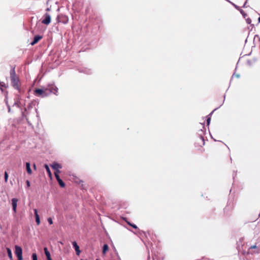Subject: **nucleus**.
Here are the masks:
<instances>
[{
	"label": "nucleus",
	"mask_w": 260,
	"mask_h": 260,
	"mask_svg": "<svg viewBox=\"0 0 260 260\" xmlns=\"http://www.w3.org/2000/svg\"><path fill=\"white\" fill-rule=\"evenodd\" d=\"M49 90L50 92L56 94L57 92L58 88L53 85L50 86L48 88H46L45 90L42 89H36L35 91L36 95L41 97L46 96L48 94L46 91Z\"/></svg>",
	"instance_id": "1"
},
{
	"label": "nucleus",
	"mask_w": 260,
	"mask_h": 260,
	"mask_svg": "<svg viewBox=\"0 0 260 260\" xmlns=\"http://www.w3.org/2000/svg\"><path fill=\"white\" fill-rule=\"evenodd\" d=\"M10 78L11 81V84L12 86L16 89H17L19 92H20V89L19 87V80L16 74L15 68H12L10 71Z\"/></svg>",
	"instance_id": "2"
},
{
	"label": "nucleus",
	"mask_w": 260,
	"mask_h": 260,
	"mask_svg": "<svg viewBox=\"0 0 260 260\" xmlns=\"http://www.w3.org/2000/svg\"><path fill=\"white\" fill-rule=\"evenodd\" d=\"M15 253L17 256L18 260H22V248L16 245L15 246Z\"/></svg>",
	"instance_id": "3"
},
{
	"label": "nucleus",
	"mask_w": 260,
	"mask_h": 260,
	"mask_svg": "<svg viewBox=\"0 0 260 260\" xmlns=\"http://www.w3.org/2000/svg\"><path fill=\"white\" fill-rule=\"evenodd\" d=\"M51 22V16L50 15L46 13L44 15V19L42 21V23L46 24L48 25Z\"/></svg>",
	"instance_id": "4"
},
{
	"label": "nucleus",
	"mask_w": 260,
	"mask_h": 260,
	"mask_svg": "<svg viewBox=\"0 0 260 260\" xmlns=\"http://www.w3.org/2000/svg\"><path fill=\"white\" fill-rule=\"evenodd\" d=\"M260 252L259 249L256 245L251 246L248 250V253L253 254L254 253H258Z\"/></svg>",
	"instance_id": "5"
},
{
	"label": "nucleus",
	"mask_w": 260,
	"mask_h": 260,
	"mask_svg": "<svg viewBox=\"0 0 260 260\" xmlns=\"http://www.w3.org/2000/svg\"><path fill=\"white\" fill-rule=\"evenodd\" d=\"M17 202L18 200L16 198H13L12 199V209L15 213L16 212Z\"/></svg>",
	"instance_id": "6"
},
{
	"label": "nucleus",
	"mask_w": 260,
	"mask_h": 260,
	"mask_svg": "<svg viewBox=\"0 0 260 260\" xmlns=\"http://www.w3.org/2000/svg\"><path fill=\"white\" fill-rule=\"evenodd\" d=\"M72 245L76 251V254L77 255H79L81 253V251H80L79 247L77 245V243H76V242H75V241L73 242Z\"/></svg>",
	"instance_id": "7"
},
{
	"label": "nucleus",
	"mask_w": 260,
	"mask_h": 260,
	"mask_svg": "<svg viewBox=\"0 0 260 260\" xmlns=\"http://www.w3.org/2000/svg\"><path fill=\"white\" fill-rule=\"evenodd\" d=\"M42 37L39 35L36 36L34 38L33 41L30 43L31 45H34L36 43H37L41 39Z\"/></svg>",
	"instance_id": "8"
},
{
	"label": "nucleus",
	"mask_w": 260,
	"mask_h": 260,
	"mask_svg": "<svg viewBox=\"0 0 260 260\" xmlns=\"http://www.w3.org/2000/svg\"><path fill=\"white\" fill-rule=\"evenodd\" d=\"M50 166L54 170H57L61 169L62 168V166L61 165L56 163V162H53L52 164L50 165Z\"/></svg>",
	"instance_id": "9"
},
{
	"label": "nucleus",
	"mask_w": 260,
	"mask_h": 260,
	"mask_svg": "<svg viewBox=\"0 0 260 260\" xmlns=\"http://www.w3.org/2000/svg\"><path fill=\"white\" fill-rule=\"evenodd\" d=\"M25 166L27 173H28V174L31 175L32 174V170L30 168V163L28 162H26Z\"/></svg>",
	"instance_id": "10"
},
{
	"label": "nucleus",
	"mask_w": 260,
	"mask_h": 260,
	"mask_svg": "<svg viewBox=\"0 0 260 260\" xmlns=\"http://www.w3.org/2000/svg\"><path fill=\"white\" fill-rule=\"evenodd\" d=\"M45 168L46 169V171H47L49 177L51 178H52V174H51L50 170L49 168V166L47 165H45Z\"/></svg>",
	"instance_id": "11"
},
{
	"label": "nucleus",
	"mask_w": 260,
	"mask_h": 260,
	"mask_svg": "<svg viewBox=\"0 0 260 260\" xmlns=\"http://www.w3.org/2000/svg\"><path fill=\"white\" fill-rule=\"evenodd\" d=\"M44 252H45V254L47 258L51 257L50 253L49 251L48 250V249L47 247H45L44 248Z\"/></svg>",
	"instance_id": "12"
},
{
	"label": "nucleus",
	"mask_w": 260,
	"mask_h": 260,
	"mask_svg": "<svg viewBox=\"0 0 260 260\" xmlns=\"http://www.w3.org/2000/svg\"><path fill=\"white\" fill-rule=\"evenodd\" d=\"M108 249H109L108 245L107 244H104V245L103 246V253L105 254L106 252L108 250Z\"/></svg>",
	"instance_id": "13"
},
{
	"label": "nucleus",
	"mask_w": 260,
	"mask_h": 260,
	"mask_svg": "<svg viewBox=\"0 0 260 260\" xmlns=\"http://www.w3.org/2000/svg\"><path fill=\"white\" fill-rule=\"evenodd\" d=\"M7 251L8 255L9 257L11 259H12V253L11 249L9 248H7Z\"/></svg>",
	"instance_id": "14"
},
{
	"label": "nucleus",
	"mask_w": 260,
	"mask_h": 260,
	"mask_svg": "<svg viewBox=\"0 0 260 260\" xmlns=\"http://www.w3.org/2000/svg\"><path fill=\"white\" fill-rule=\"evenodd\" d=\"M57 182L61 187H64L65 186V183L62 181L61 179L58 180Z\"/></svg>",
	"instance_id": "15"
},
{
	"label": "nucleus",
	"mask_w": 260,
	"mask_h": 260,
	"mask_svg": "<svg viewBox=\"0 0 260 260\" xmlns=\"http://www.w3.org/2000/svg\"><path fill=\"white\" fill-rule=\"evenodd\" d=\"M214 111H213L208 116V117H207V125H209V124H210V120H211V117H210V115L212 114V113Z\"/></svg>",
	"instance_id": "16"
},
{
	"label": "nucleus",
	"mask_w": 260,
	"mask_h": 260,
	"mask_svg": "<svg viewBox=\"0 0 260 260\" xmlns=\"http://www.w3.org/2000/svg\"><path fill=\"white\" fill-rule=\"evenodd\" d=\"M85 74H90L91 73V71L90 69H85L84 71H83Z\"/></svg>",
	"instance_id": "17"
},
{
	"label": "nucleus",
	"mask_w": 260,
	"mask_h": 260,
	"mask_svg": "<svg viewBox=\"0 0 260 260\" xmlns=\"http://www.w3.org/2000/svg\"><path fill=\"white\" fill-rule=\"evenodd\" d=\"M8 179V174L6 172H5V182H7Z\"/></svg>",
	"instance_id": "18"
},
{
	"label": "nucleus",
	"mask_w": 260,
	"mask_h": 260,
	"mask_svg": "<svg viewBox=\"0 0 260 260\" xmlns=\"http://www.w3.org/2000/svg\"><path fill=\"white\" fill-rule=\"evenodd\" d=\"M32 260H37V255L36 253H32Z\"/></svg>",
	"instance_id": "19"
},
{
	"label": "nucleus",
	"mask_w": 260,
	"mask_h": 260,
	"mask_svg": "<svg viewBox=\"0 0 260 260\" xmlns=\"http://www.w3.org/2000/svg\"><path fill=\"white\" fill-rule=\"evenodd\" d=\"M34 212H35V217L36 218H39V216L38 214V212H37V209H34Z\"/></svg>",
	"instance_id": "20"
},
{
	"label": "nucleus",
	"mask_w": 260,
	"mask_h": 260,
	"mask_svg": "<svg viewBox=\"0 0 260 260\" xmlns=\"http://www.w3.org/2000/svg\"><path fill=\"white\" fill-rule=\"evenodd\" d=\"M36 221L37 222V225H39L40 224V217L36 218Z\"/></svg>",
	"instance_id": "21"
},
{
	"label": "nucleus",
	"mask_w": 260,
	"mask_h": 260,
	"mask_svg": "<svg viewBox=\"0 0 260 260\" xmlns=\"http://www.w3.org/2000/svg\"><path fill=\"white\" fill-rule=\"evenodd\" d=\"M48 221L50 224H52L53 223V221L51 218H48Z\"/></svg>",
	"instance_id": "22"
},
{
	"label": "nucleus",
	"mask_w": 260,
	"mask_h": 260,
	"mask_svg": "<svg viewBox=\"0 0 260 260\" xmlns=\"http://www.w3.org/2000/svg\"><path fill=\"white\" fill-rule=\"evenodd\" d=\"M246 21L248 24H250L251 23V20L249 18H247Z\"/></svg>",
	"instance_id": "23"
},
{
	"label": "nucleus",
	"mask_w": 260,
	"mask_h": 260,
	"mask_svg": "<svg viewBox=\"0 0 260 260\" xmlns=\"http://www.w3.org/2000/svg\"><path fill=\"white\" fill-rule=\"evenodd\" d=\"M54 175H55V178H56V179L57 181L58 180H59V179H60V178L59 176V175H58V174H55Z\"/></svg>",
	"instance_id": "24"
},
{
	"label": "nucleus",
	"mask_w": 260,
	"mask_h": 260,
	"mask_svg": "<svg viewBox=\"0 0 260 260\" xmlns=\"http://www.w3.org/2000/svg\"><path fill=\"white\" fill-rule=\"evenodd\" d=\"M128 224L131 225L133 228H134V229H137V226L134 224H131L129 223H128Z\"/></svg>",
	"instance_id": "25"
},
{
	"label": "nucleus",
	"mask_w": 260,
	"mask_h": 260,
	"mask_svg": "<svg viewBox=\"0 0 260 260\" xmlns=\"http://www.w3.org/2000/svg\"><path fill=\"white\" fill-rule=\"evenodd\" d=\"M54 170H55L54 175L55 174H58V173H60V171L59 170V169Z\"/></svg>",
	"instance_id": "26"
},
{
	"label": "nucleus",
	"mask_w": 260,
	"mask_h": 260,
	"mask_svg": "<svg viewBox=\"0 0 260 260\" xmlns=\"http://www.w3.org/2000/svg\"><path fill=\"white\" fill-rule=\"evenodd\" d=\"M26 185H27V187H29L30 186V182H29V181L28 180H26Z\"/></svg>",
	"instance_id": "27"
},
{
	"label": "nucleus",
	"mask_w": 260,
	"mask_h": 260,
	"mask_svg": "<svg viewBox=\"0 0 260 260\" xmlns=\"http://www.w3.org/2000/svg\"><path fill=\"white\" fill-rule=\"evenodd\" d=\"M241 14L243 15V16L245 18L246 14L244 13L243 10H241Z\"/></svg>",
	"instance_id": "28"
},
{
	"label": "nucleus",
	"mask_w": 260,
	"mask_h": 260,
	"mask_svg": "<svg viewBox=\"0 0 260 260\" xmlns=\"http://www.w3.org/2000/svg\"><path fill=\"white\" fill-rule=\"evenodd\" d=\"M33 168L35 170H36L37 169V167H36V165L34 164V165H33Z\"/></svg>",
	"instance_id": "29"
},
{
	"label": "nucleus",
	"mask_w": 260,
	"mask_h": 260,
	"mask_svg": "<svg viewBox=\"0 0 260 260\" xmlns=\"http://www.w3.org/2000/svg\"><path fill=\"white\" fill-rule=\"evenodd\" d=\"M4 85L2 84H1V89L3 91V89H2V87Z\"/></svg>",
	"instance_id": "30"
},
{
	"label": "nucleus",
	"mask_w": 260,
	"mask_h": 260,
	"mask_svg": "<svg viewBox=\"0 0 260 260\" xmlns=\"http://www.w3.org/2000/svg\"><path fill=\"white\" fill-rule=\"evenodd\" d=\"M47 260H52L51 257L47 258Z\"/></svg>",
	"instance_id": "31"
},
{
	"label": "nucleus",
	"mask_w": 260,
	"mask_h": 260,
	"mask_svg": "<svg viewBox=\"0 0 260 260\" xmlns=\"http://www.w3.org/2000/svg\"><path fill=\"white\" fill-rule=\"evenodd\" d=\"M258 23L260 22V17L258 18Z\"/></svg>",
	"instance_id": "32"
},
{
	"label": "nucleus",
	"mask_w": 260,
	"mask_h": 260,
	"mask_svg": "<svg viewBox=\"0 0 260 260\" xmlns=\"http://www.w3.org/2000/svg\"><path fill=\"white\" fill-rule=\"evenodd\" d=\"M8 111L9 112H10V107L9 106L8 107Z\"/></svg>",
	"instance_id": "33"
},
{
	"label": "nucleus",
	"mask_w": 260,
	"mask_h": 260,
	"mask_svg": "<svg viewBox=\"0 0 260 260\" xmlns=\"http://www.w3.org/2000/svg\"><path fill=\"white\" fill-rule=\"evenodd\" d=\"M246 2L245 3V4H244V5L243 6L244 7H245L246 6Z\"/></svg>",
	"instance_id": "34"
},
{
	"label": "nucleus",
	"mask_w": 260,
	"mask_h": 260,
	"mask_svg": "<svg viewBox=\"0 0 260 260\" xmlns=\"http://www.w3.org/2000/svg\"><path fill=\"white\" fill-rule=\"evenodd\" d=\"M236 77H237L238 78L239 77V75H236Z\"/></svg>",
	"instance_id": "35"
},
{
	"label": "nucleus",
	"mask_w": 260,
	"mask_h": 260,
	"mask_svg": "<svg viewBox=\"0 0 260 260\" xmlns=\"http://www.w3.org/2000/svg\"><path fill=\"white\" fill-rule=\"evenodd\" d=\"M60 243L61 244H63V243H62L61 242H60Z\"/></svg>",
	"instance_id": "36"
},
{
	"label": "nucleus",
	"mask_w": 260,
	"mask_h": 260,
	"mask_svg": "<svg viewBox=\"0 0 260 260\" xmlns=\"http://www.w3.org/2000/svg\"><path fill=\"white\" fill-rule=\"evenodd\" d=\"M149 258H150V257H148V260L149 259Z\"/></svg>",
	"instance_id": "37"
},
{
	"label": "nucleus",
	"mask_w": 260,
	"mask_h": 260,
	"mask_svg": "<svg viewBox=\"0 0 260 260\" xmlns=\"http://www.w3.org/2000/svg\"><path fill=\"white\" fill-rule=\"evenodd\" d=\"M96 260H99V259H96Z\"/></svg>",
	"instance_id": "38"
}]
</instances>
